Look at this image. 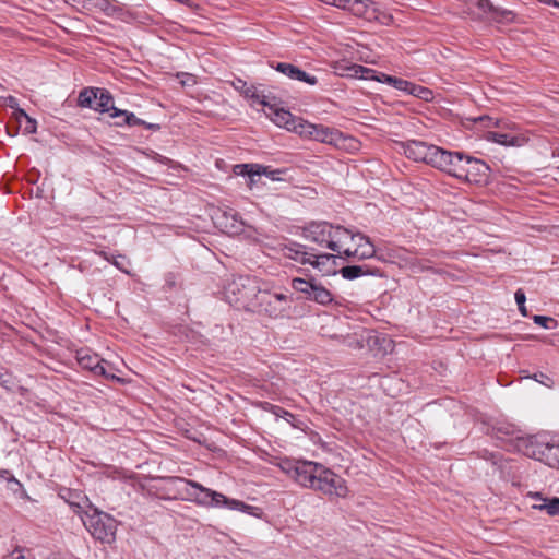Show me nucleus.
<instances>
[{"label": "nucleus", "mask_w": 559, "mask_h": 559, "mask_svg": "<svg viewBox=\"0 0 559 559\" xmlns=\"http://www.w3.org/2000/svg\"><path fill=\"white\" fill-rule=\"evenodd\" d=\"M412 86L413 82L396 76L393 88L409 95Z\"/></svg>", "instance_id": "79ce46f5"}, {"label": "nucleus", "mask_w": 559, "mask_h": 559, "mask_svg": "<svg viewBox=\"0 0 559 559\" xmlns=\"http://www.w3.org/2000/svg\"><path fill=\"white\" fill-rule=\"evenodd\" d=\"M354 241L357 243L356 248L352 250L349 247L345 246L340 254L341 259L349 260L352 258H356L358 260H366L374 257L376 248L369 237L360 233H356L354 234Z\"/></svg>", "instance_id": "ddd939ff"}, {"label": "nucleus", "mask_w": 559, "mask_h": 559, "mask_svg": "<svg viewBox=\"0 0 559 559\" xmlns=\"http://www.w3.org/2000/svg\"><path fill=\"white\" fill-rule=\"evenodd\" d=\"M231 219H233V222L230 223V225L225 224L224 228H226L227 231H229V233H235V234L240 233L242 230V222L238 221L236 215H233Z\"/></svg>", "instance_id": "a18cd8bd"}, {"label": "nucleus", "mask_w": 559, "mask_h": 559, "mask_svg": "<svg viewBox=\"0 0 559 559\" xmlns=\"http://www.w3.org/2000/svg\"><path fill=\"white\" fill-rule=\"evenodd\" d=\"M59 497L64 500V502H67L80 516L85 515V512H87V510L93 507L87 496L79 490L61 488L59 491Z\"/></svg>", "instance_id": "2eb2a0df"}, {"label": "nucleus", "mask_w": 559, "mask_h": 559, "mask_svg": "<svg viewBox=\"0 0 559 559\" xmlns=\"http://www.w3.org/2000/svg\"><path fill=\"white\" fill-rule=\"evenodd\" d=\"M336 259H341L340 254H332V253H316L312 249L310 262L309 265L313 266L314 269L319 270L323 273H330L331 269L326 267L329 263L335 264Z\"/></svg>", "instance_id": "b1692460"}, {"label": "nucleus", "mask_w": 559, "mask_h": 559, "mask_svg": "<svg viewBox=\"0 0 559 559\" xmlns=\"http://www.w3.org/2000/svg\"><path fill=\"white\" fill-rule=\"evenodd\" d=\"M409 95L425 102H431L433 99V92L430 88L417 85L415 83H413V86L409 91Z\"/></svg>", "instance_id": "c9c22d12"}, {"label": "nucleus", "mask_w": 559, "mask_h": 559, "mask_svg": "<svg viewBox=\"0 0 559 559\" xmlns=\"http://www.w3.org/2000/svg\"><path fill=\"white\" fill-rule=\"evenodd\" d=\"M98 94H96L94 109L99 112H114V98L111 94L103 88L97 87Z\"/></svg>", "instance_id": "bb28decb"}, {"label": "nucleus", "mask_w": 559, "mask_h": 559, "mask_svg": "<svg viewBox=\"0 0 559 559\" xmlns=\"http://www.w3.org/2000/svg\"><path fill=\"white\" fill-rule=\"evenodd\" d=\"M11 383L12 381L9 373L2 367H0V385L9 389Z\"/></svg>", "instance_id": "49530a36"}, {"label": "nucleus", "mask_w": 559, "mask_h": 559, "mask_svg": "<svg viewBox=\"0 0 559 559\" xmlns=\"http://www.w3.org/2000/svg\"><path fill=\"white\" fill-rule=\"evenodd\" d=\"M442 171L455 177L459 180L469 183H486L489 177V166L475 157L463 152H451L447 157Z\"/></svg>", "instance_id": "7ed1b4c3"}, {"label": "nucleus", "mask_w": 559, "mask_h": 559, "mask_svg": "<svg viewBox=\"0 0 559 559\" xmlns=\"http://www.w3.org/2000/svg\"><path fill=\"white\" fill-rule=\"evenodd\" d=\"M295 81L306 83L310 86L320 85L321 90H324V86L320 83V80L318 79L317 75H314L313 73L307 72L300 68L297 72V76H296Z\"/></svg>", "instance_id": "e433bc0d"}, {"label": "nucleus", "mask_w": 559, "mask_h": 559, "mask_svg": "<svg viewBox=\"0 0 559 559\" xmlns=\"http://www.w3.org/2000/svg\"><path fill=\"white\" fill-rule=\"evenodd\" d=\"M236 88L240 90L243 96L248 99H251L253 103L260 104L262 106L269 105L270 96L264 95L255 86H247V83L245 81L238 80V85H236Z\"/></svg>", "instance_id": "393cba45"}, {"label": "nucleus", "mask_w": 559, "mask_h": 559, "mask_svg": "<svg viewBox=\"0 0 559 559\" xmlns=\"http://www.w3.org/2000/svg\"><path fill=\"white\" fill-rule=\"evenodd\" d=\"M486 139L503 146H522L526 138L521 134L488 131Z\"/></svg>", "instance_id": "4be33fe9"}, {"label": "nucleus", "mask_w": 559, "mask_h": 559, "mask_svg": "<svg viewBox=\"0 0 559 559\" xmlns=\"http://www.w3.org/2000/svg\"><path fill=\"white\" fill-rule=\"evenodd\" d=\"M74 7L80 8L82 11L97 13L100 12L108 17L119 19L123 22H129L132 14L127 7L117 0H68Z\"/></svg>", "instance_id": "6e6552de"}, {"label": "nucleus", "mask_w": 559, "mask_h": 559, "mask_svg": "<svg viewBox=\"0 0 559 559\" xmlns=\"http://www.w3.org/2000/svg\"><path fill=\"white\" fill-rule=\"evenodd\" d=\"M530 497L535 501L532 506L533 509L545 511L548 515H559V498H547L540 492H531Z\"/></svg>", "instance_id": "aec40b11"}, {"label": "nucleus", "mask_w": 559, "mask_h": 559, "mask_svg": "<svg viewBox=\"0 0 559 559\" xmlns=\"http://www.w3.org/2000/svg\"><path fill=\"white\" fill-rule=\"evenodd\" d=\"M0 475H1V477L7 478L10 475V473H9V471L3 469V471H0Z\"/></svg>", "instance_id": "864d4df0"}, {"label": "nucleus", "mask_w": 559, "mask_h": 559, "mask_svg": "<svg viewBox=\"0 0 559 559\" xmlns=\"http://www.w3.org/2000/svg\"><path fill=\"white\" fill-rule=\"evenodd\" d=\"M81 520L94 538L108 544L115 540L117 522L108 513L92 507Z\"/></svg>", "instance_id": "39448f33"}, {"label": "nucleus", "mask_w": 559, "mask_h": 559, "mask_svg": "<svg viewBox=\"0 0 559 559\" xmlns=\"http://www.w3.org/2000/svg\"><path fill=\"white\" fill-rule=\"evenodd\" d=\"M277 466L298 485L311 489L322 464L313 461L283 457L277 463Z\"/></svg>", "instance_id": "423d86ee"}, {"label": "nucleus", "mask_w": 559, "mask_h": 559, "mask_svg": "<svg viewBox=\"0 0 559 559\" xmlns=\"http://www.w3.org/2000/svg\"><path fill=\"white\" fill-rule=\"evenodd\" d=\"M111 118L123 117V122H117L118 126L128 124L130 127L144 124L146 129H155L156 126L152 123H146L142 119L138 118L133 112H129L127 110H121L118 108H114V112L110 114Z\"/></svg>", "instance_id": "a878e982"}, {"label": "nucleus", "mask_w": 559, "mask_h": 559, "mask_svg": "<svg viewBox=\"0 0 559 559\" xmlns=\"http://www.w3.org/2000/svg\"><path fill=\"white\" fill-rule=\"evenodd\" d=\"M356 347L358 348H361L364 345H362V342L361 341H356Z\"/></svg>", "instance_id": "6e6d98bb"}, {"label": "nucleus", "mask_w": 559, "mask_h": 559, "mask_svg": "<svg viewBox=\"0 0 559 559\" xmlns=\"http://www.w3.org/2000/svg\"><path fill=\"white\" fill-rule=\"evenodd\" d=\"M340 274L344 280L353 281L367 275L379 276L381 273L379 269H371L367 265H347L340 270Z\"/></svg>", "instance_id": "5701e85b"}, {"label": "nucleus", "mask_w": 559, "mask_h": 559, "mask_svg": "<svg viewBox=\"0 0 559 559\" xmlns=\"http://www.w3.org/2000/svg\"><path fill=\"white\" fill-rule=\"evenodd\" d=\"M76 359L81 368L92 371L94 374L114 379L115 376L107 370V361L97 354L81 349L76 354Z\"/></svg>", "instance_id": "4468645a"}, {"label": "nucleus", "mask_w": 559, "mask_h": 559, "mask_svg": "<svg viewBox=\"0 0 559 559\" xmlns=\"http://www.w3.org/2000/svg\"><path fill=\"white\" fill-rule=\"evenodd\" d=\"M290 301V298L285 294L260 290L258 288L252 306H257L259 311L272 318H277L287 311Z\"/></svg>", "instance_id": "9b49d317"}, {"label": "nucleus", "mask_w": 559, "mask_h": 559, "mask_svg": "<svg viewBox=\"0 0 559 559\" xmlns=\"http://www.w3.org/2000/svg\"><path fill=\"white\" fill-rule=\"evenodd\" d=\"M491 14L495 19H502L504 21H512L515 16L512 11L501 8H499L498 12H491Z\"/></svg>", "instance_id": "c03bdc74"}, {"label": "nucleus", "mask_w": 559, "mask_h": 559, "mask_svg": "<svg viewBox=\"0 0 559 559\" xmlns=\"http://www.w3.org/2000/svg\"><path fill=\"white\" fill-rule=\"evenodd\" d=\"M263 107L267 109L265 111L266 116L270 117L276 126L285 128L288 131L292 130V126L297 117L284 108H278L276 104L271 102V97H269V105H263Z\"/></svg>", "instance_id": "f3484780"}, {"label": "nucleus", "mask_w": 559, "mask_h": 559, "mask_svg": "<svg viewBox=\"0 0 559 559\" xmlns=\"http://www.w3.org/2000/svg\"><path fill=\"white\" fill-rule=\"evenodd\" d=\"M522 451L526 456L559 469V443L530 437L522 442Z\"/></svg>", "instance_id": "0eeeda50"}, {"label": "nucleus", "mask_w": 559, "mask_h": 559, "mask_svg": "<svg viewBox=\"0 0 559 559\" xmlns=\"http://www.w3.org/2000/svg\"><path fill=\"white\" fill-rule=\"evenodd\" d=\"M484 120L491 121V118L484 116V117H479V118L475 119V121H484Z\"/></svg>", "instance_id": "5fc2aeb1"}, {"label": "nucleus", "mask_w": 559, "mask_h": 559, "mask_svg": "<svg viewBox=\"0 0 559 559\" xmlns=\"http://www.w3.org/2000/svg\"><path fill=\"white\" fill-rule=\"evenodd\" d=\"M400 146L408 159L429 164L440 170L443 169L447 157L450 156V151L417 140L402 142Z\"/></svg>", "instance_id": "20e7f679"}, {"label": "nucleus", "mask_w": 559, "mask_h": 559, "mask_svg": "<svg viewBox=\"0 0 559 559\" xmlns=\"http://www.w3.org/2000/svg\"><path fill=\"white\" fill-rule=\"evenodd\" d=\"M16 121L19 122L20 127L22 128V131L24 134H34L37 131V121L29 117L25 110L17 109L16 114Z\"/></svg>", "instance_id": "c85d7f7f"}, {"label": "nucleus", "mask_w": 559, "mask_h": 559, "mask_svg": "<svg viewBox=\"0 0 559 559\" xmlns=\"http://www.w3.org/2000/svg\"><path fill=\"white\" fill-rule=\"evenodd\" d=\"M301 236L321 248L331 250L338 254L349 242L354 241V233L341 226L326 221L310 222L302 227Z\"/></svg>", "instance_id": "f03ea898"}, {"label": "nucleus", "mask_w": 559, "mask_h": 559, "mask_svg": "<svg viewBox=\"0 0 559 559\" xmlns=\"http://www.w3.org/2000/svg\"><path fill=\"white\" fill-rule=\"evenodd\" d=\"M335 72L341 76L346 78H357L364 80H372V75H377L378 72L373 69L360 66V64H346V63H337L335 67Z\"/></svg>", "instance_id": "a211bd4d"}, {"label": "nucleus", "mask_w": 559, "mask_h": 559, "mask_svg": "<svg viewBox=\"0 0 559 559\" xmlns=\"http://www.w3.org/2000/svg\"><path fill=\"white\" fill-rule=\"evenodd\" d=\"M335 72L341 76L346 78H357L364 80H372V75H377L378 72L373 69L360 66V64H346V63H337L335 67Z\"/></svg>", "instance_id": "6ab92c4d"}, {"label": "nucleus", "mask_w": 559, "mask_h": 559, "mask_svg": "<svg viewBox=\"0 0 559 559\" xmlns=\"http://www.w3.org/2000/svg\"><path fill=\"white\" fill-rule=\"evenodd\" d=\"M96 94H98L97 87H95V88L94 87L83 88L79 93L78 105L80 107L93 108L94 109Z\"/></svg>", "instance_id": "7c9ffc66"}, {"label": "nucleus", "mask_w": 559, "mask_h": 559, "mask_svg": "<svg viewBox=\"0 0 559 559\" xmlns=\"http://www.w3.org/2000/svg\"><path fill=\"white\" fill-rule=\"evenodd\" d=\"M258 288L254 277L239 275L228 282L225 295L229 304L252 305Z\"/></svg>", "instance_id": "1a4fd4ad"}, {"label": "nucleus", "mask_w": 559, "mask_h": 559, "mask_svg": "<svg viewBox=\"0 0 559 559\" xmlns=\"http://www.w3.org/2000/svg\"><path fill=\"white\" fill-rule=\"evenodd\" d=\"M182 433L185 435L186 438L192 439L193 441H197V442H200V439H198L195 436H191L189 430L186 429L182 431Z\"/></svg>", "instance_id": "603ef678"}, {"label": "nucleus", "mask_w": 559, "mask_h": 559, "mask_svg": "<svg viewBox=\"0 0 559 559\" xmlns=\"http://www.w3.org/2000/svg\"><path fill=\"white\" fill-rule=\"evenodd\" d=\"M259 164H237L234 166V173L238 176H248L250 179V186L254 183V177L257 176V167Z\"/></svg>", "instance_id": "72a5a7b5"}, {"label": "nucleus", "mask_w": 559, "mask_h": 559, "mask_svg": "<svg viewBox=\"0 0 559 559\" xmlns=\"http://www.w3.org/2000/svg\"><path fill=\"white\" fill-rule=\"evenodd\" d=\"M533 321L535 324H537L544 329H547V330L556 329L558 325V322L556 319H554L551 317H547V316L535 314V316H533Z\"/></svg>", "instance_id": "4c0bfd02"}, {"label": "nucleus", "mask_w": 559, "mask_h": 559, "mask_svg": "<svg viewBox=\"0 0 559 559\" xmlns=\"http://www.w3.org/2000/svg\"><path fill=\"white\" fill-rule=\"evenodd\" d=\"M271 408L273 411V413L276 415V416H283V415H286V416H289V417H293V415L285 411L284 408L280 407V406H274V405H271Z\"/></svg>", "instance_id": "8fccbe9b"}, {"label": "nucleus", "mask_w": 559, "mask_h": 559, "mask_svg": "<svg viewBox=\"0 0 559 559\" xmlns=\"http://www.w3.org/2000/svg\"><path fill=\"white\" fill-rule=\"evenodd\" d=\"M395 79H396V76L389 75V74H385L383 72H378L377 75H372V80H374L377 82H380V83L388 84V85H390L392 87H393V85L395 83Z\"/></svg>", "instance_id": "37998d69"}, {"label": "nucleus", "mask_w": 559, "mask_h": 559, "mask_svg": "<svg viewBox=\"0 0 559 559\" xmlns=\"http://www.w3.org/2000/svg\"><path fill=\"white\" fill-rule=\"evenodd\" d=\"M316 124L311 123L307 120H304L302 118L297 117L294 124L292 126V130L295 133L299 134L301 138L312 140L313 138V130Z\"/></svg>", "instance_id": "c756f323"}, {"label": "nucleus", "mask_w": 559, "mask_h": 559, "mask_svg": "<svg viewBox=\"0 0 559 559\" xmlns=\"http://www.w3.org/2000/svg\"><path fill=\"white\" fill-rule=\"evenodd\" d=\"M533 379L544 385H549L547 382H551L550 378L543 372L535 373Z\"/></svg>", "instance_id": "09e8293b"}, {"label": "nucleus", "mask_w": 559, "mask_h": 559, "mask_svg": "<svg viewBox=\"0 0 559 559\" xmlns=\"http://www.w3.org/2000/svg\"><path fill=\"white\" fill-rule=\"evenodd\" d=\"M287 170L286 169H281V168H277V169H272L271 167H267V166H263V165H258L257 167V176H261V175H264L265 177L270 178L272 181H280L282 180V175L285 174Z\"/></svg>", "instance_id": "f704fd0d"}, {"label": "nucleus", "mask_w": 559, "mask_h": 559, "mask_svg": "<svg viewBox=\"0 0 559 559\" xmlns=\"http://www.w3.org/2000/svg\"><path fill=\"white\" fill-rule=\"evenodd\" d=\"M183 332L177 328V334H176V337L179 338V336L182 334Z\"/></svg>", "instance_id": "4d7b16f0"}, {"label": "nucleus", "mask_w": 559, "mask_h": 559, "mask_svg": "<svg viewBox=\"0 0 559 559\" xmlns=\"http://www.w3.org/2000/svg\"><path fill=\"white\" fill-rule=\"evenodd\" d=\"M177 499L192 501L206 507L236 510L253 516H259L260 512L258 507L247 504L237 499L228 498L221 492L213 491L195 481H191L178 476Z\"/></svg>", "instance_id": "f257e3e1"}, {"label": "nucleus", "mask_w": 559, "mask_h": 559, "mask_svg": "<svg viewBox=\"0 0 559 559\" xmlns=\"http://www.w3.org/2000/svg\"><path fill=\"white\" fill-rule=\"evenodd\" d=\"M96 254L102 257L104 260L110 262L112 265H115L118 270L122 271L126 274H129L130 272L126 267V265H129V261L127 258L122 254L119 255H110L106 251H96Z\"/></svg>", "instance_id": "2f4dec72"}, {"label": "nucleus", "mask_w": 559, "mask_h": 559, "mask_svg": "<svg viewBox=\"0 0 559 559\" xmlns=\"http://www.w3.org/2000/svg\"><path fill=\"white\" fill-rule=\"evenodd\" d=\"M374 2L372 0H349L343 10H347L356 16H367L369 11H373Z\"/></svg>", "instance_id": "cd10ccee"}, {"label": "nucleus", "mask_w": 559, "mask_h": 559, "mask_svg": "<svg viewBox=\"0 0 559 559\" xmlns=\"http://www.w3.org/2000/svg\"><path fill=\"white\" fill-rule=\"evenodd\" d=\"M311 489L320 491L330 498H345L348 495L346 480L324 465L318 472Z\"/></svg>", "instance_id": "9d476101"}, {"label": "nucleus", "mask_w": 559, "mask_h": 559, "mask_svg": "<svg viewBox=\"0 0 559 559\" xmlns=\"http://www.w3.org/2000/svg\"><path fill=\"white\" fill-rule=\"evenodd\" d=\"M271 67L293 81L296 80L299 70V67L288 62H272Z\"/></svg>", "instance_id": "473e14b6"}, {"label": "nucleus", "mask_w": 559, "mask_h": 559, "mask_svg": "<svg viewBox=\"0 0 559 559\" xmlns=\"http://www.w3.org/2000/svg\"><path fill=\"white\" fill-rule=\"evenodd\" d=\"M4 103L7 106L15 110L14 115L16 116L17 109H21L19 107V100L14 96H8L4 98Z\"/></svg>", "instance_id": "de8ad7c7"}, {"label": "nucleus", "mask_w": 559, "mask_h": 559, "mask_svg": "<svg viewBox=\"0 0 559 559\" xmlns=\"http://www.w3.org/2000/svg\"><path fill=\"white\" fill-rule=\"evenodd\" d=\"M177 3H180L189 9H194L198 7L195 0H177Z\"/></svg>", "instance_id": "3c124183"}, {"label": "nucleus", "mask_w": 559, "mask_h": 559, "mask_svg": "<svg viewBox=\"0 0 559 559\" xmlns=\"http://www.w3.org/2000/svg\"><path fill=\"white\" fill-rule=\"evenodd\" d=\"M177 81L182 87H192L197 84V76L187 72H177Z\"/></svg>", "instance_id": "58836bf2"}, {"label": "nucleus", "mask_w": 559, "mask_h": 559, "mask_svg": "<svg viewBox=\"0 0 559 559\" xmlns=\"http://www.w3.org/2000/svg\"><path fill=\"white\" fill-rule=\"evenodd\" d=\"M280 252L284 258L293 260L301 265H306L310 262L312 249L296 241H288L281 246Z\"/></svg>", "instance_id": "dca6fc26"}, {"label": "nucleus", "mask_w": 559, "mask_h": 559, "mask_svg": "<svg viewBox=\"0 0 559 559\" xmlns=\"http://www.w3.org/2000/svg\"><path fill=\"white\" fill-rule=\"evenodd\" d=\"M313 131L312 140L321 143L338 145L343 139V133L340 130L323 124H316Z\"/></svg>", "instance_id": "412c9836"}, {"label": "nucleus", "mask_w": 559, "mask_h": 559, "mask_svg": "<svg viewBox=\"0 0 559 559\" xmlns=\"http://www.w3.org/2000/svg\"><path fill=\"white\" fill-rule=\"evenodd\" d=\"M515 301L518 304V307H519V311L521 312L522 316L526 317L527 316V310H526V307H525V301H526V296H525V293L519 288L516 292H515Z\"/></svg>", "instance_id": "a19ab883"}, {"label": "nucleus", "mask_w": 559, "mask_h": 559, "mask_svg": "<svg viewBox=\"0 0 559 559\" xmlns=\"http://www.w3.org/2000/svg\"><path fill=\"white\" fill-rule=\"evenodd\" d=\"M15 559H29V558H27L24 555L20 554Z\"/></svg>", "instance_id": "13d9d810"}, {"label": "nucleus", "mask_w": 559, "mask_h": 559, "mask_svg": "<svg viewBox=\"0 0 559 559\" xmlns=\"http://www.w3.org/2000/svg\"><path fill=\"white\" fill-rule=\"evenodd\" d=\"M290 285L294 290L302 294L304 298L309 301L321 306H328L333 301L332 293L313 277L309 280L295 277Z\"/></svg>", "instance_id": "f8f14e48"}, {"label": "nucleus", "mask_w": 559, "mask_h": 559, "mask_svg": "<svg viewBox=\"0 0 559 559\" xmlns=\"http://www.w3.org/2000/svg\"><path fill=\"white\" fill-rule=\"evenodd\" d=\"M472 5L477 7L484 13L498 12L499 7H495L489 0H468Z\"/></svg>", "instance_id": "ea45409f"}]
</instances>
